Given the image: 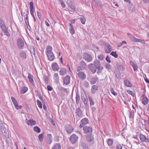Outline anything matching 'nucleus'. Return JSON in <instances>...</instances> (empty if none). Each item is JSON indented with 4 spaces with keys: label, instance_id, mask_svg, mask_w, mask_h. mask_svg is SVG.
<instances>
[{
    "label": "nucleus",
    "instance_id": "1",
    "mask_svg": "<svg viewBox=\"0 0 149 149\" xmlns=\"http://www.w3.org/2000/svg\"><path fill=\"white\" fill-rule=\"evenodd\" d=\"M0 130L2 133L3 134L5 137L6 138H9V133L3 125L0 127Z\"/></svg>",
    "mask_w": 149,
    "mask_h": 149
},
{
    "label": "nucleus",
    "instance_id": "2",
    "mask_svg": "<svg viewBox=\"0 0 149 149\" xmlns=\"http://www.w3.org/2000/svg\"><path fill=\"white\" fill-rule=\"evenodd\" d=\"M83 58L88 62L91 61L93 59L92 56L88 53H84Z\"/></svg>",
    "mask_w": 149,
    "mask_h": 149
},
{
    "label": "nucleus",
    "instance_id": "3",
    "mask_svg": "<svg viewBox=\"0 0 149 149\" xmlns=\"http://www.w3.org/2000/svg\"><path fill=\"white\" fill-rule=\"evenodd\" d=\"M17 45L19 49L23 48L24 46V42L23 40L21 38H19L17 40Z\"/></svg>",
    "mask_w": 149,
    "mask_h": 149
},
{
    "label": "nucleus",
    "instance_id": "4",
    "mask_svg": "<svg viewBox=\"0 0 149 149\" xmlns=\"http://www.w3.org/2000/svg\"><path fill=\"white\" fill-rule=\"evenodd\" d=\"M104 49L107 53H110L112 50L111 47L109 44L105 43Z\"/></svg>",
    "mask_w": 149,
    "mask_h": 149
},
{
    "label": "nucleus",
    "instance_id": "5",
    "mask_svg": "<svg viewBox=\"0 0 149 149\" xmlns=\"http://www.w3.org/2000/svg\"><path fill=\"white\" fill-rule=\"evenodd\" d=\"M81 123L79 127L81 128L84 126L85 125L87 124L89 122L88 118H85L81 120Z\"/></svg>",
    "mask_w": 149,
    "mask_h": 149
},
{
    "label": "nucleus",
    "instance_id": "6",
    "mask_svg": "<svg viewBox=\"0 0 149 149\" xmlns=\"http://www.w3.org/2000/svg\"><path fill=\"white\" fill-rule=\"evenodd\" d=\"M78 137L75 134L72 135L70 137V140L72 144H74L78 140Z\"/></svg>",
    "mask_w": 149,
    "mask_h": 149
},
{
    "label": "nucleus",
    "instance_id": "7",
    "mask_svg": "<svg viewBox=\"0 0 149 149\" xmlns=\"http://www.w3.org/2000/svg\"><path fill=\"white\" fill-rule=\"evenodd\" d=\"M83 130L84 133L85 134L88 133H91L92 132V129L91 127L84 126L83 128Z\"/></svg>",
    "mask_w": 149,
    "mask_h": 149
},
{
    "label": "nucleus",
    "instance_id": "8",
    "mask_svg": "<svg viewBox=\"0 0 149 149\" xmlns=\"http://www.w3.org/2000/svg\"><path fill=\"white\" fill-rule=\"evenodd\" d=\"M88 68L93 73H95L97 70V68L95 64H90L88 66Z\"/></svg>",
    "mask_w": 149,
    "mask_h": 149
},
{
    "label": "nucleus",
    "instance_id": "9",
    "mask_svg": "<svg viewBox=\"0 0 149 149\" xmlns=\"http://www.w3.org/2000/svg\"><path fill=\"white\" fill-rule=\"evenodd\" d=\"M30 6L29 7L30 11L31 14L33 17H35L34 15V10L33 7V3L31 1L30 2Z\"/></svg>",
    "mask_w": 149,
    "mask_h": 149
},
{
    "label": "nucleus",
    "instance_id": "10",
    "mask_svg": "<svg viewBox=\"0 0 149 149\" xmlns=\"http://www.w3.org/2000/svg\"><path fill=\"white\" fill-rule=\"evenodd\" d=\"M92 5L96 7H98L101 6L102 4L99 0H93Z\"/></svg>",
    "mask_w": 149,
    "mask_h": 149
},
{
    "label": "nucleus",
    "instance_id": "11",
    "mask_svg": "<svg viewBox=\"0 0 149 149\" xmlns=\"http://www.w3.org/2000/svg\"><path fill=\"white\" fill-rule=\"evenodd\" d=\"M87 140L91 143L92 144L94 143V137L92 134L88 135L86 137Z\"/></svg>",
    "mask_w": 149,
    "mask_h": 149
},
{
    "label": "nucleus",
    "instance_id": "12",
    "mask_svg": "<svg viewBox=\"0 0 149 149\" xmlns=\"http://www.w3.org/2000/svg\"><path fill=\"white\" fill-rule=\"evenodd\" d=\"M140 139L142 142H149V139L146 138L145 136L142 134H140Z\"/></svg>",
    "mask_w": 149,
    "mask_h": 149
},
{
    "label": "nucleus",
    "instance_id": "13",
    "mask_svg": "<svg viewBox=\"0 0 149 149\" xmlns=\"http://www.w3.org/2000/svg\"><path fill=\"white\" fill-rule=\"evenodd\" d=\"M67 132L68 134H71L73 131L74 128L70 125H68L65 127Z\"/></svg>",
    "mask_w": 149,
    "mask_h": 149
},
{
    "label": "nucleus",
    "instance_id": "14",
    "mask_svg": "<svg viewBox=\"0 0 149 149\" xmlns=\"http://www.w3.org/2000/svg\"><path fill=\"white\" fill-rule=\"evenodd\" d=\"M81 99L86 106L88 105L87 98L86 95L84 94L81 95Z\"/></svg>",
    "mask_w": 149,
    "mask_h": 149
},
{
    "label": "nucleus",
    "instance_id": "15",
    "mask_svg": "<svg viewBox=\"0 0 149 149\" xmlns=\"http://www.w3.org/2000/svg\"><path fill=\"white\" fill-rule=\"evenodd\" d=\"M0 27L3 32L6 35L8 36H10V34L8 31V30L7 29L5 25L2 26H1Z\"/></svg>",
    "mask_w": 149,
    "mask_h": 149
},
{
    "label": "nucleus",
    "instance_id": "16",
    "mask_svg": "<svg viewBox=\"0 0 149 149\" xmlns=\"http://www.w3.org/2000/svg\"><path fill=\"white\" fill-rule=\"evenodd\" d=\"M77 75L82 80H84L86 76L84 73L82 71H80L78 72Z\"/></svg>",
    "mask_w": 149,
    "mask_h": 149
},
{
    "label": "nucleus",
    "instance_id": "17",
    "mask_svg": "<svg viewBox=\"0 0 149 149\" xmlns=\"http://www.w3.org/2000/svg\"><path fill=\"white\" fill-rule=\"evenodd\" d=\"M46 54L48 56V58L49 60L50 61H52L54 59V56L52 52L46 53Z\"/></svg>",
    "mask_w": 149,
    "mask_h": 149
},
{
    "label": "nucleus",
    "instance_id": "18",
    "mask_svg": "<svg viewBox=\"0 0 149 149\" xmlns=\"http://www.w3.org/2000/svg\"><path fill=\"white\" fill-rule=\"evenodd\" d=\"M76 115L78 117H80L82 116V112L79 107L77 108L76 110Z\"/></svg>",
    "mask_w": 149,
    "mask_h": 149
},
{
    "label": "nucleus",
    "instance_id": "19",
    "mask_svg": "<svg viewBox=\"0 0 149 149\" xmlns=\"http://www.w3.org/2000/svg\"><path fill=\"white\" fill-rule=\"evenodd\" d=\"M143 98L142 100V102L144 105H146L148 103L149 100L145 95H143Z\"/></svg>",
    "mask_w": 149,
    "mask_h": 149
},
{
    "label": "nucleus",
    "instance_id": "20",
    "mask_svg": "<svg viewBox=\"0 0 149 149\" xmlns=\"http://www.w3.org/2000/svg\"><path fill=\"white\" fill-rule=\"evenodd\" d=\"M70 77L69 75H67L64 78V83L66 85L68 84L70 82Z\"/></svg>",
    "mask_w": 149,
    "mask_h": 149
},
{
    "label": "nucleus",
    "instance_id": "21",
    "mask_svg": "<svg viewBox=\"0 0 149 149\" xmlns=\"http://www.w3.org/2000/svg\"><path fill=\"white\" fill-rule=\"evenodd\" d=\"M98 86L96 85H93L92 86L91 90L92 93L93 94L95 93L96 91L98 90Z\"/></svg>",
    "mask_w": 149,
    "mask_h": 149
},
{
    "label": "nucleus",
    "instance_id": "22",
    "mask_svg": "<svg viewBox=\"0 0 149 149\" xmlns=\"http://www.w3.org/2000/svg\"><path fill=\"white\" fill-rule=\"evenodd\" d=\"M116 65L117 68L119 71L123 70L124 68L123 65L121 63H118L116 64Z\"/></svg>",
    "mask_w": 149,
    "mask_h": 149
},
{
    "label": "nucleus",
    "instance_id": "23",
    "mask_svg": "<svg viewBox=\"0 0 149 149\" xmlns=\"http://www.w3.org/2000/svg\"><path fill=\"white\" fill-rule=\"evenodd\" d=\"M52 68L54 71H56L58 69V66L57 63H54L52 65Z\"/></svg>",
    "mask_w": 149,
    "mask_h": 149
},
{
    "label": "nucleus",
    "instance_id": "24",
    "mask_svg": "<svg viewBox=\"0 0 149 149\" xmlns=\"http://www.w3.org/2000/svg\"><path fill=\"white\" fill-rule=\"evenodd\" d=\"M80 146L83 149H88V145L84 142H82L80 144Z\"/></svg>",
    "mask_w": 149,
    "mask_h": 149
},
{
    "label": "nucleus",
    "instance_id": "25",
    "mask_svg": "<svg viewBox=\"0 0 149 149\" xmlns=\"http://www.w3.org/2000/svg\"><path fill=\"white\" fill-rule=\"evenodd\" d=\"M125 85L128 87H131L132 86V85L130 82L129 80L127 79H126L124 81Z\"/></svg>",
    "mask_w": 149,
    "mask_h": 149
},
{
    "label": "nucleus",
    "instance_id": "26",
    "mask_svg": "<svg viewBox=\"0 0 149 149\" xmlns=\"http://www.w3.org/2000/svg\"><path fill=\"white\" fill-rule=\"evenodd\" d=\"M75 99L76 104H78L80 100V97L78 93H76Z\"/></svg>",
    "mask_w": 149,
    "mask_h": 149
},
{
    "label": "nucleus",
    "instance_id": "27",
    "mask_svg": "<svg viewBox=\"0 0 149 149\" xmlns=\"http://www.w3.org/2000/svg\"><path fill=\"white\" fill-rule=\"evenodd\" d=\"M27 124L29 125H33L36 124V122L32 119H30L28 121Z\"/></svg>",
    "mask_w": 149,
    "mask_h": 149
},
{
    "label": "nucleus",
    "instance_id": "28",
    "mask_svg": "<svg viewBox=\"0 0 149 149\" xmlns=\"http://www.w3.org/2000/svg\"><path fill=\"white\" fill-rule=\"evenodd\" d=\"M79 65L83 68L85 69L86 68V63L83 60H82L80 63Z\"/></svg>",
    "mask_w": 149,
    "mask_h": 149
},
{
    "label": "nucleus",
    "instance_id": "29",
    "mask_svg": "<svg viewBox=\"0 0 149 149\" xmlns=\"http://www.w3.org/2000/svg\"><path fill=\"white\" fill-rule=\"evenodd\" d=\"M19 55L20 57L23 59H25L26 58V53L23 51L20 52Z\"/></svg>",
    "mask_w": 149,
    "mask_h": 149
},
{
    "label": "nucleus",
    "instance_id": "30",
    "mask_svg": "<svg viewBox=\"0 0 149 149\" xmlns=\"http://www.w3.org/2000/svg\"><path fill=\"white\" fill-rule=\"evenodd\" d=\"M28 88L26 87H24L21 88L20 90V93L22 94L25 93L28 90Z\"/></svg>",
    "mask_w": 149,
    "mask_h": 149
},
{
    "label": "nucleus",
    "instance_id": "31",
    "mask_svg": "<svg viewBox=\"0 0 149 149\" xmlns=\"http://www.w3.org/2000/svg\"><path fill=\"white\" fill-rule=\"evenodd\" d=\"M97 79H98L96 77L92 78L91 79L90 82L91 84H95L96 82Z\"/></svg>",
    "mask_w": 149,
    "mask_h": 149
},
{
    "label": "nucleus",
    "instance_id": "32",
    "mask_svg": "<svg viewBox=\"0 0 149 149\" xmlns=\"http://www.w3.org/2000/svg\"><path fill=\"white\" fill-rule=\"evenodd\" d=\"M33 78V75H31V74L29 73L28 78L29 79V81L31 83L34 82Z\"/></svg>",
    "mask_w": 149,
    "mask_h": 149
},
{
    "label": "nucleus",
    "instance_id": "33",
    "mask_svg": "<svg viewBox=\"0 0 149 149\" xmlns=\"http://www.w3.org/2000/svg\"><path fill=\"white\" fill-rule=\"evenodd\" d=\"M127 35L131 40L135 42V40H136V38L130 33H127Z\"/></svg>",
    "mask_w": 149,
    "mask_h": 149
},
{
    "label": "nucleus",
    "instance_id": "34",
    "mask_svg": "<svg viewBox=\"0 0 149 149\" xmlns=\"http://www.w3.org/2000/svg\"><path fill=\"white\" fill-rule=\"evenodd\" d=\"M61 147L60 144L57 143L54 145L52 149H61Z\"/></svg>",
    "mask_w": 149,
    "mask_h": 149
},
{
    "label": "nucleus",
    "instance_id": "35",
    "mask_svg": "<svg viewBox=\"0 0 149 149\" xmlns=\"http://www.w3.org/2000/svg\"><path fill=\"white\" fill-rule=\"evenodd\" d=\"M66 72V69L65 68H62L61 69V71H59L60 74L61 75H64Z\"/></svg>",
    "mask_w": 149,
    "mask_h": 149
},
{
    "label": "nucleus",
    "instance_id": "36",
    "mask_svg": "<svg viewBox=\"0 0 149 149\" xmlns=\"http://www.w3.org/2000/svg\"><path fill=\"white\" fill-rule=\"evenodd\" d=\"M11 99L15 107H17V104H18V103L16 100L13 97H11Z\"/></svg>",
    "mask_w": 149,
    "mask_h": 149
},
{
    "label": "nucleus",
    "instance_id": "37",
    "mask_svg": "<svg viewBox=\"0 0 149 149\" xmlns=\"http://www.w3.org/2000/svg\"><path fill=\"white\" fill-rule=\"evenodd\" d=\"M70 32L71 33L73 34L74 33V31L72 27V25L70 23Z\"/></svg>",
    "mask_w": 149,
    "mask_h": 149
},
{
    "label": "nucleus",
    "instance_id": "38",
    "mask_svg": "<svg viewBox=\"0 0 149 149\" xmlns=\"http://www.w3.org/2000/svg\"><path fill=\"white\" fill-rule=\"evenodd\" d=\"M115 74L117 78L119 79L121 78V74L119 71H116L115 72Z\"/></svg>",
    "mask_w": 149,
    "mask_h": 149
},
{
    "label": "nucleus",
    "instance_id": "39",
    "mask_svg": "<svg viewBox=\"0 0 149 149\" xmlns=\"http://www.w3.org/2000/svg\"><path fill=\"white\" fill-rule=\"evenodd\" d=\"M95 64V65L97 67L98 66L100 65V63L98 60H95L94 61V64Z\"/></svg>",
    "mask_w": 149,
    "mask_h": 149
},
{
    "label": "nucleus",
    "instance_id": "40",
    "mask_svg": "<svg viewBox=\"0 0 149 149\" xmlns=\"http://www.w3.org/2000/svg\"><path fill=\"white\" fill-rule=\"evenodd\" d=\"M52 48L50 45H48L47 47V53L52 52Z\"/></svg>",
    "mask_w": 149,
    "mask_h": 149
},
{
    "label": "nucleus",
    "instance_id": "41",
    "mask_svg": "<svg viewBox=\"0 0 149 149\" xmlns=\"http://www.w3.org/2000/svg\"><path fill=\"white\" fill-rule=\"evenodd\" d=\"M33 130L34 131L37 132L38 133H40V129L37 126H36L34 127Z\"/></svg>",
    "mask_w": 149,
    "mask_h": 149
},
{
    "label": "nucleus",
    "instance_id": "42",
    "mask_svg": "<svg viewBox=\"0 0 149 149\" xmlns=\"http://www.w3.org/2000/svg\"><path fill=\"white\" fill-rule=\"evenodd\" d=\"M36 102L38 107L40 108H42V105L41 102L38 100H36Z\"/></svg>",
    "mask_w": 149,
    "mask_h": 149
},
{
    "label": "nucleus",
    "instance_id": "43",
    "mask_svg": "<svg viewBox=\"0 0 149 149\" xmlns=\"http://www.w3.org/2000/svg\"><path fill=\"white\" fill-rule=\"evenodd\" d=\"M110 55L114 56L115 58H116L118 57V55L116 52H112L110 53Z\"/></svg>",
    "mask_w": 149,
    "mask_h": 149
},
{
    "label": "nucleus",
    "instance_id": "44",
    "mask_svg": "<svg viewBox=\"0 0 149 149\" xmlns=\"http://www.w3.org/2000/svg\"><path fill=\"white\" fill-rule=\"evenodd\" d=\"M98 59L99 60L101 61L104 58L103 55L102 54H100L97 56Z\"/></svg>",
    "mask_w": 149,
    "mask_h": 149
},
{
    "label": "nucleus",
    "instance_id": "45",
    "mask_svg": "<svg viewBox=\"0 0 149 149\" xmlns=\"http://www.w3.org/2000/svg\"><path fill=\"white\" fill-rule=\"evenodd\" d=\"M44 137V135L43 134H42L38 136L39 140L40 141H42L43 140Z\"/></svg>",
    "mask_w": 149,
    "mask_h": 149
},
{
    "label": "nucleus",
    "instance_id": "46",
    "mask_svg": "<svg viewBox=\"0 0 149 149\" xmlns=\"http://www.w3.org/2000/svg\"><path fill=\"white\" fill-rule=\"evenodd\" d=\"M107 143L109 146H111L113 143V141L111 139H108L107 141Z\"/></svg>",
    "mask_w": 149,
    "mask_h": 149
},
{
    "label": "nucleus",
    "instance_id": "47",
    "mask_svg": "<svg viewBox=\"0 0 149 149\" xmlns=\"http://www.w3.org/2000/svg\"><path fill=\"white\" fill-rule=\"evenodd\" d=\"M89 100L90 102V105H93L94 104V102L93 101L92 98L91 97L89 96L88 97Z\"/></svg>",
    "mask_w": 149,
    "mask_h": 149
},
{
    "label": "nucleus",
    "instance_id": "48",
    "mask_svg": "<svg viewBox=\"0 0 149 149\" xmlns=\"http://www.w3.org/2000/svg\"><path fill=\"white\" fill-rule=\"evenodd\" d=\"M89 83L86 81H85L84 82V87L88 88L89 86Z\"/></svg>",
    "mask_w": 149,
    "mask_h": 149
},
{
    "label": "nucleus",
    "instance_id": "49",
    "mask_svg": "<svg viewBox=\"0 0 149 149\" xmlns=\"http://www.w3.org/2000/svg\"><path fill=\"white\" fill-rule=\"evenodd\" d=\"M134 9V6L133 5H131L129 7V10L130 11H133Z\"/></svg>",
    "mask_w": 149,
    "mask_h": 149
},
{
    "label": "nucleus",
    "instance_id": "50",
    "mask_svg": "<svg viewBox=\"0 0 149 149\" xmlns=\"http://www.w3.org/2000/svg\"><path fill=\"white\" fill-rule=\"evenodd\" d=\"M80 20L81 22L83 24H85L86 22V19L84 17L80 18Z\"/></svg>",
    "mask_w": 149,
    "mask_h": 149
},
{
    "label": "nucleus",
    "instance_id": "51",
    "mask_svg": "<svg viewBox=\"0 0 149 149\" xmlns=\"http://www.w3.org/2000/svg\"><path fill=\"white\" fill-rule=\"evenodd\" d=\"M110 91L111 93L115 96L117 95V94L115 92L113 88H112L110 89Z\"/></svg>",
    "mask_w": 149,
    "mask_h": 149
},
{
    "label": "nucleus",
    "instance_id": "52",
    "mask_svg": "<svg viewBox=\"0 0 149 149\" xmlns=\"http://www.w3.org/2000/svg\"><path fill=\"white\" fill-rule=\"evenodd\" d=\"M127 92L129 94L131 95L133 97H134L135 95L134 93L132 91L128 90Z\"/></svg>",
    "mask_w": 149,
    "mask_h": 149
},
{
    "label": "nucleus",
    "instance_id": "53",
    "mask_svg": "<svg viewBox=\"0 0 149 149\" xmlns=\"http://www.w3.org/2000/svg\"><path fill=\"white\" fill-rule=\"evenodd\" d=\"M48 139L51 142L52 141V137L51 134H48L47 135ZM51 143V142H50Z\"/></svg>",
    "mask_w": 149,
    "mask_h": 149
},
{
    "label": "nucleus",
    "instance_id": "54",
    "mask_svg": "<svg viewBox=\"0 0 149 149\" xmlns=\"http://www.w3.org/2000/svg\"><path fill=\"white\" fill-rule=\"evenodd\" d=\"M105 67L107 69H111V65L108 63H107L105 65Z\"/></svg>",
    "mask_w": 149,
    "mask_h": 149
},
{
    "label": "nucleus",
    "instance_id": "55",
    "mask_svg": "<svg viewBox=\"0 0 149 149\" xmlns=\"http://www.w3.org/2000/svg\"><path fill=\"white\" fill-rule=\"evenodd\" d=\"M25 23L27 25V28L30 31V29H31V28L29 25L28 21H27V22L26 21V23Z\"/></svg>",
    "mask_w": 149,
    "mask_h": 149
},
{
    "label": "nucleus",
    "instance_id": "56",
    "mask_svg": "<svg viewBox=\"0 0 149 149\" xmlns=\"http://www.w3.org/2000/svg\"><path fill=\"white\" fill-rule=\"evenodd\" d=\"M71 10L70 11L72 12H74L75 11V8L74 6V5L71 6L70 7Z\"/></svg>",
    "mask_w": 149,
    "mask_h": 149
},
{
    "label": "nucleus",
    "instance_id": "57",
    "mask_svg": "<svg viewBox=\"0 0 149 149\" xmlns=\"http://www.w3.org/2000/svg\"><path fill=\"white\" fill-rule=\"evenodd\" d=\"M24 20L25 23H26V21H28L27 14H25V15H24Z\"/></svg>",
    "mask_w": 149,
    "mask_h": 149
},
{
    "label": "nucleus",
    "instance_id": "58",
    "mask_svg": "<svg viewBox=\"0 0 149 149\" xmlns=\"http://www.w3.org/2000/svg\"><path fill=\"white\" fill-rule=\"evenodd\" d=\"M83 68L81 66H78L77 69V71L78 72H80V71L83 70Z\"/></svg>",
    "mask_w": 149,
    "mask_h": 149
},
{
    "label": "nucleus",
    "instance_id": "59",
    "mask_svg": "<svg viewBox=\"0 0 149 149\" xmlns=\"http://www.w3.org/2000/svg\"><path fill=\"white\" fill-rule=\"evenodd\" d=\"M4 23L3 20L0 18V26L4 25Z\"/></svg>",
    "mask_w": 149,
    "mask_h": 149
},
{
    "label": "nucleus",
    "instance_id": "60",
    "mask_svg": "<svg viewBox=\"0 0 149 149\" xmlns=\"http://www.w3.org/2000/svg\"><path fill=\"white\" fill-rule=\"evenodd\" d=\"M106 61L108 63H110L111 61L110 60V58L108 56H107L106 58Z\"/></svg>",
    "mask_w": 149,
    "mask_h": 149
},
{
    "label": "nucleus",
    "instance_id": "61",
    "mask_svg": "<svg viewBox=\"0 0 149 149\" xmlns=\"http://www.w3.org/2000/svg\"><path fill=\"white\" fill-rule=\"evenodd\" d=\"M54 77L57 80H58L59 77L58 76V74L57 73H55L54 74Z\"/></svg>",
    "mask_w": 149,
    "mask_h": 149
},
{
    "label": "nucleus",
    "instance_id": "62",
    "mask_svg": "<svg viewBox=\"0 0 149 149\" xmlns=\"http://www.w3.org/2000/svg\"><path fill=\"white\" fill-rule=\"evenodd\" d=\"M132 67L133 68L134 70V71H135L136 70H137L138 67L136 64H135Z\"/></svg>",
    "mask_w": 149,
    "mask_h": 149
},
{
    "label": "nucleus",
    "instance_id": "63",
    "mask_svg": "<svg viewBox=\"0 0 149 149\" xmlns=\"http://www.w3.org/2000/svg\"><path fill=\"white\" fill-rule=\"evenodd\" d=\"M67 3L70 7L74 5L73 3L72 2H67Z\"/></svg>",
    "mask_w": 149,
    "mask_h": 149
},
{
    "label": "nucleus",
    "instance_id": "64",
    "mask_svg": "<svg viewBox=\"0 0 149 149\" xmlns=\"http://www.w3.org/2000/svg\"><path fill=\"white\" fill-rule=\"evenodd\" d=\"M116 149H122V147L120 144L117 145L116 147Z\"/></svg>",
    "mask_w": 149,
    "mask_h": 149
}]
</instances>
